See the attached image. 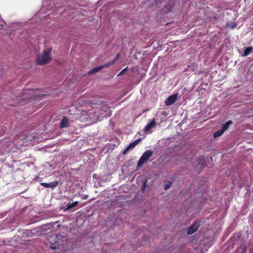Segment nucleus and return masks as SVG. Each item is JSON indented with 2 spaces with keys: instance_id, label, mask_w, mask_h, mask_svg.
Instances as JSON below:
<instances>
[{
  "instance_id": "obj_2",
  "label": "nucleus",
  "mask_w": 253,
  "mask_h": 253,
  "mask_svg": "<svg viewBox=\"0 0 253 253\" xmlns=\"http://www.w3.org/2000/svg\"><path fill=\"white\" fill-rule=\"evenodd\" d=\"M120 54L119 53H117L115 58L110 62H107V63L104 64L102 66H100L95 68H93L90 71L89 73H94L97 72L102 69L106 67H109V66L113 65L119 58Z\"/></svg>"
},
{
  "instance_id": "obj_10",
  "label": "nucleus",
  "mask_w": 253,
  "mask_h": 253,
  "mask_svg": "<svg viewBox=\"0 0 253 253\" xmlns=\"http://www.w3.org/2000/svg\"><path fill=\"white\" fill-rule=\"evenodd\" d=\"M253 50V47L251 46L247 47H244V53L243 54V56H247L249 54H250L252 51Z\"/></svg>"
},
{
  "instance_id": "obj_8",
  "label": "nucleus",
  "mask_w": 253,
  "mask_h": 253,
  "mask_svg": "<svg viewBox=\"0 0 253 253\" xmlns=\"http://www.w3.org/2000/svg\"><path fill=\"white\" fill-rule=\"evenodd\" d=\"M69 126L68 119L66 117H63L60 123V127L61 128L67 127Z\"/></svg>"
},
{
  "instance_id": "obj_12",
  "label": "nucleus",
  "mask_w": 253,
  "mask_h": 253,
  "mask_svg": "<svg viewBox=\"0 0 253 253\" xmlns=\"http://www.w3.org/2000/svg\"><path fill=\"white\" fill-rule=\"evenodd\" d=\"M232 124V121H228L226 122L225 124H224L222 126V127L221 129L224 130V131H226L228 128L229 126Z\"/></svg>"
},
{
  "instance_id": "obj_4",
  "label": "nucleus",
  "mask_w": 253,
  "mask_h": 253,
  "mask_svg": "<svg viewBox=\"0 0 253 253\" xmlns=\"http://www.w3.org/2000/svg\"><path fill=\"white\" fill-rule=\"evenodd\" d=\"M141 138H138L130 143L122 153L123 155H126L130 149L134 148L141 141Z\"/></svg>"
},
{
  "instance_id": "obj_5",
  "label": "nucleus",
  "mask_w": 253,
  "mask_h": 253,
  "mask_svg": "<svg viewBox=\"0 0 253 253\" xmlns=\"http://www.w3.org/2000/svg\"><path fill=\"white\" fill-rule=\"evenodd\" d=\"M197 169H202L206 166V161L203 156H200L197 160Z\"/></svg>"
},
{
  "instance_id": "obj_21",
  "label": "nucleus",
  "mask_w": 253,
  "mask_h": 253,
  "mask_svg": "<svg viewBox=\"0 0 253 253\" xmlns=\"http://www.w3.org/2000/svg\"><path fill=\"white\" fill-rule=\"evenodd\" d=\"M171 10H172V8H171V7H170V8H168V12L171 11Z\"/></svg>"
},
{
  "instance_id": "obj_17",
  "label": "nucleus",
  "mask_w": 253,
  "mask_h": 253,
  "mask_svg": "<svg viewBox=\"0 0 253 253\" xmlns=\"http://www.w3.org/2000/svg\"><path fill=\"white\" fill-rule=\"evenodd\" d=\"M41 185L45 187V188H48V183H45V182H42L41 183Z\"/></svg>"
},
{
  "instance_id": "obj_7",
  "label": "nucleus",
  "mask_w": 253,
  "mask_h": 253,
  "mask_svg": "<svg viewBox=\"0 0 253 253\" xmlns=\"http://www.w3.org/2000/svg\"><path fill=\"white\" fill-rule=\"evenodd\" d=\"M199 226V223L197 221H195L193 224H192L190 227L189 228L187 231V234L189 235H191L195 232L198 229Z\"/></svg>"
},
{
  "instance_id": "obj_6",
  "label": "nucleus",
  "mask_w": 253,
  "mask_h": 253,
  "mask_svg": "<svg viewBox=\"0 0 253 253\" xmlns=\"http://www.w3.org/2000/svg\"><path fill=\"white\" fill-rule=\"evenodd\" d=\"M177 94H174L169 96L165 101V104L167 106H169L173 104L177 99Z\"/></svg>"
},
{
  "instance_id": "obj_9",
  "label": "nucleus",
  "mask_w": 253,
  "mask_h": 253,
  "mask_svg": "<svg viewBox=\"0 0 253 253\" xmlns=\"http://www.w3.org/2000/svg\"><path fill=\"white\" fill-rule=\"evenodd\" d=\"M155 124L156 122L155 120L153 119L150 123H149L145 126L144 128V130L146 132L149 131L151 128H153L155 126Z\"/></svg>"
},
{
  "instance_id": "obj_19",
  "label": "nucleus",
  "mask_w": 253,
  "mask_h": 253,
  "mask_svg": "<svg viewBox=\"0 0 253 253\" xmlns=\"http://www.w3.org/2000/svg\"><path fill=\"white\" fill-rule=\"evenodd\" d=\"M88 198V196L87 195H84L82 198V199H84V200H85L86 199H87Z\"/></svg>"
},
{
  "instance_id": "obj_22",
  "label": "nucleus",
  "mask_w": 253,
  "mask_h": 253,
  "mask_svg": "<svg viewBox=\"0 0 253 253\" xmlns=\"http://www.w3.org/2000/svg\"><path fill=\"white\" fill-rule=\"evenodd\" d=\"M59 236H61V235H56V237L57 238L59 239Z\"/></svg>"
},
{
  "instance_id": "obj_3",
  "label": "nucleus",
  "mask_w": 253,
  "mask_h": 253,
  "mask_svg": "<svg viewBox=\"0 0 253 253\" xmlns=\"http://www.w3.org/2000/svg\"><path fill=\"white\" fill-rule=\"evenodd\" d=\"M152 151L150 150H148L144 152L137 162V167H140L141 166H142L145 163H146L149 159V158L152 156Z\"/></svg>"
},
{
  "instance_id": "obj_15",
  "label": "nucleus",
  "mask_w": 253,
  "mask_h": 253,
  "mask_svg": "<svg viewBox=\"0 0 253 253\" xmlns=\"http://www.w3.org/2000/svg\"><path fill=\"white\" fill-rule=\"evenodd\" d=\"M127 70V67L125 68V69H124L123 70H122L119 73V74L118 75V76H122L123 75L125 72H126V71Z\"/></svg>"
},
{
  "instance_id": "obj_1",
  "label": "nucleus",
  "mask_w": 253,
  "mask_h": 253,
  "mask_svg": "<svg viewBox=\"0 0 253 253\" xmlns=\"http://www.w3.org/2000/svg\"><path fill=\"white\" fill-rule=\"evenodd\" d=\"M51 54V48L44 50L41 56H37L36 60V64L39 65H43L49 63L51 60L50 55Z\"/></svg>"
},
{
  "instance_id": "obj_14",
  "label": "nucleus",
  "mask_w": 253,
  "mask_h": 253,
  "mask_svg": "<svg viewBox=\"0 0 253 253\" xmlns=\"http://www.w3.org/2000/svg\"><path fill=\"white\" fill-rule=\"evenodd\" d=\"M224 131L222 129H221L220 130H218L216 131V132H215L214 133V134H213L214 137L216 138L219 136H220L224 133Z\"/></svg>"
},
{
  "instance_id": "obj_18",
  "label": "nucleus",
  "mask_w": 253,
  "mask_h": 253,
  "mask_svg": "<svg viewBox=\"0 0 253 253\" xmlns=\"http://www.w3.org/2000/svg\"><path fill=\"white\" fill-rule=\"evenodd\" d=\"M146 181H145L144 182V183L143 184V187L142 188L143 190H144V189L145 188V187H146Z\"/></svg>"
},
{
  "instance_id": "obj_20",
  "label": "nucleus",
  "mask_w": 253,
  "mask_h": 253,
  "mask_svg": "<svg viewBox=\"0 0 253 253\" xmlns=\"http://www.w3.org/2000/svg\"><path fill=\"white\" fill-rule=\"evenodd\" d=\"M236 23H234L233 25H232L231 28H232V29H234V28H235V27H236Z\"/></svg>"
},
{
  "instance_id": "obj_11",
  "label": "nucleus",
  "mask_w": 253,
  "mask_h": 253,
  "mask_svg": "<svg viewBox=\"0 0 253 253\" xmlns=\"http://www.w3.org/2000/svg\"><path fill=\"white\" fill-rule=\"evenodd\" d=\"M79 204V202L78 201L71 203L69 202L67 205V209H71L74 207H75L76 206H77Z\"/></svg>"
},
{
  "instance_id": "obj_16",
  "label": "nucleus",
  "mask_w": 253,
  "mask_h": 253,
  "mask_svg": "<svg viewBox=\"0 0 253 253\" xmlns=\"http://www.w3.org/2000/svg\"><path fill=\"white\" fill-rule=\"evenodd\" d=\"M171 183H167L165 186V190H167V189L170 188L171 187Z\"/></svg>"
},
{
  "instance_id": "obj_13",
  "label": "nucleus",
  "mask_w": 253,
  "mask_h": 253,
  "mask_svg": "<svg viewBox=\"0 0 253 253\" xmlns=\"http://www.w3.org/2000/svg\"><path fill=\"white\" fill-rule=\"evenodd\" d=\"M58 185V182L57 181H53L51 182L48 183V188H54Z\"/></svg>"
}]
</instances>
